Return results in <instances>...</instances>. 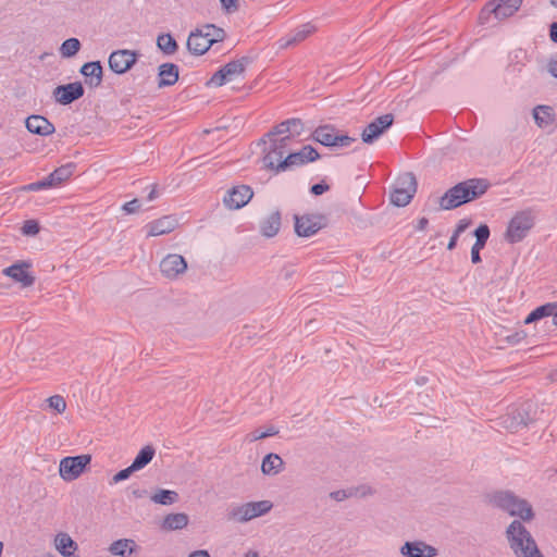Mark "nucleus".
I'll list each match as a JSON object with an SVG mask.
<instances>
[{
	"mask_svg": "<svg viewBox=\"0 0 557 557\" xmlns=\"http://www.w3.org/2000/svg\"><path fill=\"white\" fill-rule=\"evenodd\" d=\"M512 422L508 428L518 429L519 426H528L533 419L529 417L528 409L522 407L513 411Z\"/></svg>",
	"mask_w": 557,
	"mask_h": 557,
	"instance_id": "41",
	"label": "nucleus"
},
{
	"mask_svg": "<svg viewBox=\"0 0 557 557\" xmlns=\"http://www.w3.org/2000/svg\"><path fill=\"white\" fill-rule=\"evenodd\" d=\"M488 503L511 517H518L522 523L532 521L535 517L530 503L511 491H497L490 494Z\"/></svg>",
	"mask_w": 557,
	"mask_h": 557,
	"instance_id": "3",
	"label": "nucleus"
},
{
	"mask_svg": "<svg viewBox=\"0 0 557 557\" xmlns=\"http://www.w3.org/2000/svg\"><path fill=\"white\" fill-rule=\"evenodd\" d=\"M81 41L77 38H69L64 40L60 47V54L63 58L74 57L81 49Z\"/></svg>",
	"mask_w": 557,
	"mask_h": 557,
	"instance_id": "40",
	"label": "nucleus"
},
{
	"mask_svg": "<svg viewBox=\"0 0 557 557\" xmlns=\"http://www.w3.org/2000/svg\"><path fill=\"white\" fill-rule=\"evenodd\" d=\"M315 32L314 25L311 23H306L298 26L290 34L282 37L278 41L281 48H288L295 46L305 39H307L311 34Z\"/></svg>",
	"mask_w": 557,
	"mask_h": 557,
	"instance_id": "22",
	"label": "nucleus"
},
{
	"mask_svg": "<svg viewBox=\"0 0 557 557\" xmlns=\"http://www.w3.org/2000/svg\"><path fill=\"white\" fill-rule=\"evenodd\" d=\"M330 496L336 502H342L348 497L346 491L344 490L334 491L330 494Z\"/></svg>",
	"mask_w": 557,
	"mask_h": 557,
	"instance_id": "55",
	"label": "nucleus"
},
{
	"mask_svg": "<svg viewBox=\"0 0 557 557\" xmlns=\"http://www.w3.org/2000/svg\"><path fill=\"white\" fill-rule=\"evenodd\" d=\"M458 237L457 234H454L451 235L449 242H448V245H447V249L448 250H453L455 249L456 245H457V240H458Z\"/></svg>",
	"mask_w": 557,
	"mask_h": 557,
	"instance_id": "59",
	"label": "nucleus"
},
{
	"mask_svg": "<svg viewBox=\"0 0 557 557\" xmlns=\"http://www.w3.org/2000/svg\"><path fill=\"white\" fill-rule=\"evenodd\" d=\"M81 74L85 77V83L90 88H97L102 83V65L100 61L85 63L81 67Z\"/></svg>",
	"mask_w": 557,
	"mask_h": 557,
	"instance_id": "24",
	"label": "nucleus"
},
{
	"mask_svg": "<svg viewBox=\"0 0 557 557\" xmlns=\"http://www.w3.org/2000/svg\"><path fill=\"white\" fill-rule=\"evenodd\" d=\"M284 468L283 459L277 455L270 453L268 454L261 463V471L267 475H275L280 473Z\"/></svg>",
	"mask_w": 557,
	"mask_h": 557,
	"instance_id": "32",
	"label": "nucleus"
},
{
	"mask_svg": "<svg viewBox=\"0 0 557 557\" xmlns=\"http://www.w3.org/2000/svg\"><path fill=\"white\" fill-rule=\"evenodd\" d=\"M311 138L325 147H349L356 138L339 133L333 125L326 124L317 127Z\"/></svg>",
	"mask_w": 557,
	"mask_h": 557,
	"instance_id": "8",
	"label": "nucleus"
},
{
	"mask_svg": "<svg viewBox=\"0 0 557 557\" xmlns=\"http://www.w3.org/2000/svg\"><path fill=\"white\" fill-rule=\"evenodd\" d=\"M394 123V115L386 113L374 119L362 131L361 138L366 144H373Z\"/></svg>",
	"mask_w": 557,
	"mask_h": 557,
	"instance_id": "13",
	"label": "nucleus"
},
{
	"mask_svg": "<svg viewBox=\"0 0 557 557\" xmlns=\"http://www.w3.org/2000/svg\"><path fill=\"white\" fill-rule=\"evenodd\" d=\"M140 201L138 199H133L126 203L123 205V210L128 213H136L140 209Z\"/></svg>",
	"mask_w": 557,
	"mask_h": 557,
	"instance_id": "48",
	"label": "nucleus"
},
{
	"mask_svg": "<svg viewBox=\"0 0 557 557\" xmlns=\"http://www.w3.org/2000/svg\"><path fill=\"white\" fill-rule=\"evenodd\" d=\"M210 48L211 45L209 44L207 37H205V35L202 34L200 28H196L195 30L190 32L187 38V49L190 53L195 55H202Z\"/></svg>",
	"mask_w": 557,
	"mask_h": 557,
	"instance_id": "25",
	"label": "nucleus"
},
{
	"mask_svg": "<svg viewBox=\"0 0 557 557\" xmlns=\"http://www.w3.org/2000/svg\"><path fill=\"white\" fill-rule=\"evenodd\" d=\"M150 187H151V190L149 191L147 199L149 201H152L158 197L157 185H151Z\"/></svg>",
	"mask_w": 557,
	"mask_h": 557,
	"instance_id": "60",
	"label": "nucleus"
},
{
	"mask_svg": "<svg viewBox=\"0 0 557 557\" xmlns=\"http://www.w3.org/2000/svg\"><path fill=\"white\" fill-rule=\"evenodd\" d=\"M250 63V59L248 57H242L240 59L231 61L226 63L223 69L226 72L227 78L230 82L235 78L242 76L246 70V66Z\"/></svg>",
	"mask_w": 557,
	"mask_h": 557,
	"instance_id": "34",
	"label": "nucleus"
},
{
	"mask_svg": "<svg viewBox=\"0 0 557 557\" xmlns=\"http://www.w3.org/2000/svg\"><path fill=\"white\" fill-rule=\"evenodd\" d=\"M484 245L474 243L471 248V261L472 263L481 262L480 251L484 248Z\"/></svg>",
	"mask_w": 557,
	"mask_h": 557,
	"instance_id": "51",
	"label": "nucleus"
},
{
	"mask_svg": "<svg viewBox=\"0 0 557 557\" xmlns=\"http://www.w3.org/2000/svg\"><path fill=\"white\" fill-rule=\"evenodd\" d=\"M278 434V430L275 426H269L265 431H262V436L270 437Z\"/></svg>",
	"mask_w": 557,
	"mask_h": 557,
	"instance_id": "58",
	"label": "nucleus"
},
{
	"mask_svg": "<svg viewBox=\"0 0 557 557\" xmlns=\"http://www.w3.org/2000/svg\"><path fill=\"white\" fill-rule=\"evenodd\" d=\"M54 544L57 550L63 557H71L74 555L75 550H77V543L67 534V533H59L54 539Z\"/></svg>",
	"mask_w": 557,
	"mask_h": 557,
	"instance_id": "30",
	"label": "nucleus"
},
{
	"mask_svg": "<svg viewBox=\"0 0 557 557\" xmlns=\"http://www.w3.org/2000/svg\"><path fill=\"white\" fill-rule=\"evenodd\" d=\"M428 224H429V220L423 216L419 220L417 228L420 231H423L428 226Z\"/></svg>",
	"mask_w": 557,
	"mask_h": 557,
	"instance_id": "62",
	"label": "nucleus"
},
{
	"mask_svg": "<svg viewBox=\"0 0 557 557\" xmlns=\"http://www.w3.org/2000/svg\"><path fill=\"white\" fill-rule=\"evenodd\" d=\"M330 189V186L325 183H318L311 186L310 191L314 196H320L323 193L327 191Z\"/></svg>",
	"mask_w": 557,
	"mask_h": 557,
	"instance_id": "52",
	"label": "nucleus"
},
{
	"mask_svg": "<svg viewBox=\"0 0 557 557\" xmlns=\"http://www.w3.org/2000/svg\"><path fill=\"white\" fill-rule=\"evenodd\" d=\"M549 38L553 42L557 44V22L549 25Z\"/></svg>",
	"mask_w": 557,
	"mask_h": 557,
	"instance_id": "57",
	"label": "nucleus"
},
{
	"mask_svg": "<svg viewBox=\"0 0 557 557\" xmlns=\"http://www.w3.org/2000/svg\"><path fill=\"white\" fill-rule=\"evenodd\" d=\"M505 537L515 557H545L531 532L520 520L509 523Z\"/></svg>",
	"mask_w": 557,
	"mask_h": 557,
	"instance_id": "2",
	"label": "nucleus"
},
{
	"mask_svg": "<svg viewBox=\"0 0 557 557\" xmlns=\"http://www.w3.org/2000/svg\"><path fill=\"white\" fill-rule=\"evenodd\" d=\"M128 491H129V494L136 498V499H139V498H144L147 496L148 492L146 488H143V487H139V486H136V485H131L128 487Z\"/></svg>",
	"mask_w": 557,
	"mask_h": 557,
	"instance_id": "50",
	"label": "nucleus"
},
{
	"mask_svg": "<svg viewBox=\"0 0 557 557\" xmlns=\"http://www.w3.org/2000/svg\"><path fill=\"white\" fill-rule=\"evenodd\" d=\"M491 187L486 178H469L450 187L440 198L442 210H454L482 197Z\"/></svg>",
	"mask_w": 557,
	"mask_h": 557,
	"instance_id": "1",
	"label": "nucleus"
},
{
	"mask_svg": "<svg viewBox=\"0 0 557 557\" xmlns=\"http://www.w3.org/2000/svg\"><path fill=\"white\" fill-rule=\"evenodd\" d=\"M281 212L276 210L260 222V233L268 238L274 237L281 228Z\"/></svg>",
	"mask_w": 557,
	"mask_h": 557,
	"instance_id": "29",
	"label": "nucleus"
},
{
	"mask_svg": "<svg viewBox=\"0 0 557 557\" xmlns=\"http://www.w3.org/2000/svg\"><path fill=\"white\" fill-rule=\"evenodd\" d=\"M319 158V152L312 146L306 145L297 152H289L284 160L277 164V172H284L292 166H300L313 162Z\"/></svg>",
	"mask_w": 557,
	"mask_h": 557,
	"instance_id": "12",
	"label": "nucleus"
},
{
	"mask_svg": "<svg viewBox=\"0 0 557 557\" xmlns=\"http://www.w3.org/2000/svg\"><path fill=\"white\" fill-rule=\"evenodd\" d=\"M32 264L26 261L16 262L3 270V274L13 281L29 287L35 283V276L29 272Z\"/></svg>",
	"mask_w": 557,
	"mask_h": 557,
	"instance_id": "16",
	"label": "nucleus"
},
{
	"mask_svg": "<svg viewBox=\"0 0 557 557\" xmlns=\"http://www.w3.org/2000/svg\"><path fill=\"white\" fill-rule=\"evenodd\" d=\"M426 382H428V377H426V376H419V377L417 379V383H418L419 385H424V384H426Z\"/></svg>",
	"mask_w": 557,
	"mask_h": 557,
	"instance_id": "63",
	"label": "nucleus"
},
{
	"mask_svg": "<svg viewBox=\"0 0 557 557\" xmlns=\"http://www.w3.org/2000/svg\"><path fill=\"white\" fill-rule=\"evenodd\" d=\"M189 518L184 512L169 513L162 521V529L168 531L182 530L187 527Z\"/></svg>",
	"mask_w": 557,
	"mask_h": 557,
	"instance_id": "33",
	"label": "nucleus"
},
{
	"mask_svg": "<svg viewBox=\"0 0 557 557\" xmlns=\"http://www.w3.org/2000/svg\"><path fill=\"white\" fill-rule=\"evenodd\" d=\"M150 499L156 504L170 506L178 500V494L172 490L160 488L153 495H151Z\"/></svg>",
	"mask_w": 557,
	"mask_h": 557,
	"instance_id": "38",
	"label": "nucleus"
},
{
	"mask_svg": "<svg viewBox=\"0 0 557 557\" xmlns=\"http://www.w3.org/2000/svg\"><path fill=\"white\" fill-rule=\"evenodd\" d=\"M490 235V227L486 224H481L474 231L475 243L485 246Z\"/></svg>",
	"mask_w": 557,
	"mask_h": 557,
	"instance_id": "44",
	"label": "nucleus"
},
{
	"mask_svg": "<svg viewBox=\"0 0 557 557\" xmlns=\"http://www.w3.org/2000/svg\"><path fill=\"white\" fill-rule=\"evenodd\" d=\"M25 126L32 134L49 136L55 132L54 125L45 116L33 114L25 120Z\"/></svg>",
	"mask_w": 557,
	"mask_h": 557,
	"instance_id": "21",
	"label": "nucleus"
},
{
	"mask_svg": "<svg viewBox=\"0 0 557 557\" xmlns=\"http://www.w3.org/2000/svg\"><path fill=\"white\" fill-rule=\"evenodd\" d=\"M273 507L270 500L248 502L242 505H233L227 509L228 521L244 523L255 518L267 515Z\"/></svg>",
	"mask_w": 557,
	"mask_h": 557,
	"instance_id": "5",
	"label": "nucleus"
},
{
	"mask_svg": "<svg viewBox=\"0 0 557 557\" xmlns=\"http://www.w3.org/2000/svg\"><path fill=\"white\" fill-rule=\"evenodd\" d=\"M262 438H265V437L262 436V431H260V430H255L247 435V441L250 443L262 440Z\"/></svg>",
	"mask_w": 557,
	"mask_h": 557,
	"instance_id": "56",
	"label": "nucleus"
},
{
	"mask_svg": "<svg viewBox=\"0 0 557 557\" xmlns=\"http://www.w3.org/2000/svg\"><path fill=\"white\" fill-rule=\"evenodd\" d=\"M158 77L159 88L173 86L178 81L180 69L174 63H163L159 66Z\"/></svg>",
	"mask_w": 557,
	"mask_h": 557,
	"instance_id": "26",
	"label": "nucleus"
},
{
	"mask_svg": "<svg viewBox=\"0 0 557 557\" xmlns=\"http://www.w3.org/2000/svg\"><path fill=\"white\" fill-rule=\"evenodd\" d=\"M268 146L263 149V163L264 166L277 172V164L284 160L285 154L288 152V146L292 143V136L285 135L278 136H267Z\"/></svg>",
	"mask_w": 557,
	"mask_h": 557,
	"instance_id": "7",
	"label": "nucleus"
},
{
	"mask_svg": "<svg viewBox=\"0 0 557 557\" xmlns=\"http://www.w3.org/2000/svg\"><path fill=\"white\" fill-rule=\"evenodd\" d=\"M400 554L404 557H436L438 550L423 541H408L400 547Z\"/></svg>",
	"mask_w": 557,
	"mask_h": 557,
	"instance_id": "19",
	"label": "nucleus"
},
{
	"mask_svg": "<svg viewBox=\"0 0 557 557\" xmlns=\"http://www.w3.org/2000/svg\"><path fill=\"white\" fill-rule=\"evenodd\" d=\"M417 191V180L412 173L400 174L392 186L389 200L396 207L407 206Z\"/></svg>",
	"mask_w": 557,
	"mask_h": 557,
	"instance_id": "6",
	"label": "nucleus"
},
{
	"mask_svg": "<svg viewBox=\"0 0 557 557\" xmlns=\"http://www.w3.org/2000/svg\"><path fill=\"white\" fill-rule=\"evenodd\" d=\"M227 82H230V81L227 78L225 70L222 66L220 70H218L212 75V77L210 78L209 84H212V85H214L216 87H220V86H223L224 84H226Z\"/></svg>",
	"mask_w": 557,
	"mask_h": 557,
	"instance_id": "45",
	"label": "nucleus"
},
{
	"mask_svg": "<svg viewBox=\"0 0 557 557\" xmlns=\"http://www.w3.org/2000/svg\"><path fill=\"white\" fill-rule=\"evenodd\" d=\"M556 313H557V302H546L540 307H536L532 310L528 317L524 319V324H531L536 321H540L544 318L552 317L553 324L556 326Z\"/></svg>",
	"mask_w": 557,
	"mask_h": 557,
	"instance_id": "27",
	"label": "nucleus"
},
{
	"mask_svg": "<svg viewBox=\"0 0 557 557\" xmlns=\"http://www.w3.org/2000/svg\"><path fill=\"white\" fill-rule=\"evenodd\" d=\"M178 225V221L174 215H164L152 222H149L145 227L147 236H160L173 232Z\"/></svg>",
	"mask_w": 557,
	"mask_h": 557,
	"instance_id": "20",
	"label": "nucleus"
},
{
	"mask_svg": "<svg viewBox=\"0 0 557 557\" xmlns=\"http://www.w3.org/2000/svg\"><path fill=\"white\" fill-rule=\"evenodd\" d=\"M91 461L90 455H77V456H69L64 457L59 467L60 476L64 481H73L77 479L87 465Z\"/></svg>",
	"mask_w": 557,
	"mask_h": 557,
	"instance_id": "9",
	"label": "nucleus"
},
{
	"mask_svg": "<svg viewBox=\"0 0 557 557\" xmlns=\"http://www.w3.org/2000/svg\"><path fill=\"white\" fill-rule=\"evenodd\" d=\"M134 472H136V470L133 468L132 465L123 470H120L117 473L113 475L111 484H116L119 482L127 480Z\"/></svg>",
	"mask_w": 557,
	"mask_h": 557,
	"instance_id": "47",
	"label": "nucleus"
},
{
	"mask_svg": "<svg viewBox=\"0 0 557 557\" xmlns=\"http://www.w3.org/2000/svg\"><path fill=\"white\" fill-rule=\"evenodd\" d=\"M220 2L226 13H233L238 10V0H220Z\"/></svg>",
	"mask_w": 557,
	"mask_h": 557,
	"instance_id": "49",
	"label": "nucleus"
},
{
	"mask_svg": "<svg viewBox=\"0 0 557 557\" xmlns=\"http://www.w3.org/2000/svg\"><path fill=\"white\" fill-rule=\"evenodd\" d=\"M39 224L35 220H27L22 226V233L27 236H34L39 233Z\"/></svg>",
	"mask_w": 557,
	"mask_h": 557,
	"instance_id": "46",
	"label": "nucleus"
},
{
	"mask_svg": "<svg viewBox=\"0 0 557 557\" xmlns=\"http://www.w3.org/2000/svg\"><path fill=\"white\" fill-rule=\"evenodd\" d=\"M49 407L55 410L58 413H62L66 409V401L61 395H53L48 399Z\"/></svg>",
	"mask_w": 557,
	"mask_h": 557,
	"instance_id": "43",
	"label": "nucleus"
},
{
	"mask_svg": "<svg viewBox=\"0 0 557 557\" xmlns=\"http://www.w3.org/2000/svg\"><path fill=\"white\" fill-rule=\"evenodd\" d=\"M188 557H210V555L207 550L200 549L193 552Z\"/></svg>",
	"mask_w": 557,
	"mask_h": 557,
	"instance_id": "61",
	"label": "nucleus"
},
{
	"mask_svg": "<svg viewBox=\"0 0 557 557\" xmlns=\"http://www.w3.org/2000/svg\"><path fill=\"white\" fill-rule=\"evenodd\" d=\"M156 449L151 445L143 447L132 462L136 471L144 469L154 457Z\"/></svg>",
	"mask_w": 557,
	"mask_h": 557,
	"instance_id": "36",
	"label": "nucleus"
},
{
	"mask_svg": "<svg viewBox=\"0 0 557 557\" xmlns=\"http://www.w3.org/2000/svg\"><path fill=\"white\" fill-rule=\"evenodd\" d=\"M200 30L202 32L205 37H207L211 47L215 42L223 41L226 37L225 30L221 27L213 25V24H206L202 27H200Z\"/></svg>",
	"mask_w": 557,
	"mask_h": 557,
	"instance_id": "37",
	"label": "nucleus"
},
{
	"mask_svg": "<svg viewBox=\"0 0 557 557\" xmlns=\"http://www.w3.org/2000/svg\"><path fill=\"white\" fill-rule=\"evenodd\" d=\"M295 232L300 237H310L317 234L326 225L325 216L322 214L294 215Z\"/></svg>",
	"mask_w": 557,
	"mask_h": 557,
	"instance_id": "10",
	"label": "nucleus"
},
{
	"mask_svg": "<svg viewBox=\"0 0 557 557\" xmlns=\"http://www.w3.org/2000/svg\"><path fill=\"white\" fill-rule=\"evenodd\" d=\"M84 91L82 83L74 82L58 86L53 90V96L59 103L66 106L82 98L84 96Z\"/></svg>",
	"mask_w": 557,
	"mask_h": 557,
	"instance_id": "18",
	"label": "nucleus"
},
{
	"mask_svg": "<svg viewBox=\"0 0 557 557\" xmlns=\"http://www.w3.org/2000/svg\"><path fill=\"white\" fill-rule=\"evenodd\" d=\"M51 187H54L53 186V183L51 182L49 175L40 181H37V182H34V183H29L27 185H24L22 187V190L23 191H38V190H42V189H48V188H51Z\"/></svg>",
	"mask_w": 557,
	"mask_h": 557,
	"instance_id": "42",
	"label": "nucleus"
},
{
	"mask_svg": "<svg viewBox=\"0 0 557 557\" xmlns=\"http://www.w3.org/2000/svg\"><path fill=\"white\" fill-rule=\"evenodd\" d=\"M76 169V164L73 162H69L66 164H63L59 168H57L53 172L49 174V177L51 182L53 183V186L57 187L66 180H69L74 171Z\"/></svg>",
	"mask_w": 557,
	"mask_h": 557,
	"instance_id": "35",
	"label": "nucleus"
},
{
	"mask_svg": "<svg viewBox=\"0 0 557 557\" xmlns=\"http://www.w3.org/2000/svg\"><path fill=\"white\" fill-rule=\"evenodd\" d=\"M522 0H499L498 3L488 2L481 11L480 18H487L493 14L498 21L512 16L520 8Z\"/></svg>",
	"mask_w": 557,
	"mask_h": 557,
	"instance_id": "11",
	"label": "nucleus"
},
{
	"mask_svg": "<svg viewBox=\"0 0 557 557\" xmlns=\"http://www.w3.org/2000/svg\"><path fill=\"white\" fill-rule=\"evenodd\" d=\"M252 188L248 185H237L227 190L223 198L226 208L238 210L245 207L252 198Z\"/></svg>",
	"mask_w": 557,
	"mask_h": 557,
	"instance_id": "14",
	"label": "nucleus"
},
{
	"mask_svg": "<svg viewBox=\"0 0 557 557\" xmlns=\"http://www.w3.org/2000/svg\"><path fill=\"white\" fill-rule=\"evenodd\" d=\"M304 129V124L300 119H288L280 124L275 125L269 133H267V136H285L290 135L292 139L295 136H298L301 134Z\"/></svg>",
	"mask_w": 557,
	"mask_h": 557,
	"instance_id": "23",
	"label": "nucleus"
},
{
	"mask_svg": "<svg viewBox=\"0 0 557 557\" xmlns=\"http://www.w3.org/2000/svg\"><path fill=\"white\" fill-rule=\"evenodd\" d=\"M536 218L533 208L517 211L507 224L504 239L511 245L522 242L535 226Z\"/></svg>",
	"mask_w": 557,
	"mask_h": 557,
	"instance_id": "4",
	"label": "nucleus"
},
{
	"mask_svg": "<svg viewBox=\"0 0 557 557\" xmlns=\"http://www.w3.org/2000/svg\"><path fill=\"white\" fill-rule=\"evenodd\" d=\"M139 53L133 50H116L109 57V66L116 74L126 73L137 61Z\"/></svg>",
	"mask_w": 557,
	"mask_h": 557,
	"instance_id": "15",
	"label": "nucleus"
},
{
	"mask_svg": "<svg viewBox=\"0 0 557 557\" xmlns=\"http://www.w3.org/2000/svg\"><path fill=\"white\" fill-rule=\"evenodd\" d=\"M187 269V262L181 255L170 253L160 262V271L168 278H175Z\"/></svg>",
	"mask_w": 557,
	"mask_h": 557,
	"instance_id": "17",
	"label": "nucleus"
},
{
	"mask_svg": "<svg viewBox=\"0 0 557 557\" xmlns=\"http://www.w3.org/2000/svg\"><path fill=\"white\" fill-rule=\"evenodd\" d=\"M552 377H553L554 380H557V370L552 374Z\"/></svg>",
	"mask_w": 557,
	"mask_h": 557,
	"instance_id": "64",
	"label": "nucleus"
},
{
	"mask_svg": "<svg viewBox=\"0 0 557 557\" xmlns=\"http://www.w3.org/2000/svg\"><path fill=\"white\" fill-rule=\"evenodd\" d=\"M547 69L549 74L557 78V53L549 59Z\"/></svg>",
	"mask_w": 557,
	"mask_h": 557,
	"instance_id": "53",
	"label": "nucleus"
},
{
	"mask_svg": "<svg viewBox=\"0 0 557 557\" xmlns=\"http://www.w3.org/2000/svg\"><path fill=\"white\" fill-rule=\"evenodd\" d=\"M157 47L166 55L174 54L178 45L171 34H161L157 38Z\"/></svg>",
	"mask_w": 557,
	"mask_h": 557,
	"instance_id": "39",
	"label": "nucleus"
},
{
	"mask_svg": "<svg viewBox=\"0 0 557 557\" xmlns=\"http://www.w3.org/2000/svg\"><path fill=\"white\" fill-rule=\"evenodd\" d=\"M469 224H470V221H468L466 219L460 220L454 231V234H457V236H460V234L463 233L468 228Z\"/></svg>",
	"mask_w": 557,
	"mask_h": 557,
	"instance_id": "54",
	"label": "nucleus"
},
{
	"mask_svg": "<svg viewBox=\"0 0 557 557\" xmlns=\"http://www.w3.org/2000/svg\"><path fill=\"white\" fill-rule=\"evenodd\" d=\"M533 117L539 127L550 126L555 122V111L549 106H537L533 109Z\"/></svg>",
	"mask_w": 557,
	"mask_h": 557,
	"instance_id": "31",
	"label": "nucleus"
},
{
	"mask_svg": "<svg viewBox=\"0 0 557 557\" xmlns=\"http://www.w3.org/2000/svg\"><path fill=\"white\" fill-rule=\"evenodd\" d=\"M138 549L139 546L132 539L113 541L108 548L110 554L119 557H132Z\"/></svg>",
	"mask_w": 557,
	"mask_h": 557,
	"instance_id": "28",
	"label": "nucleus"
}]
</instances>
